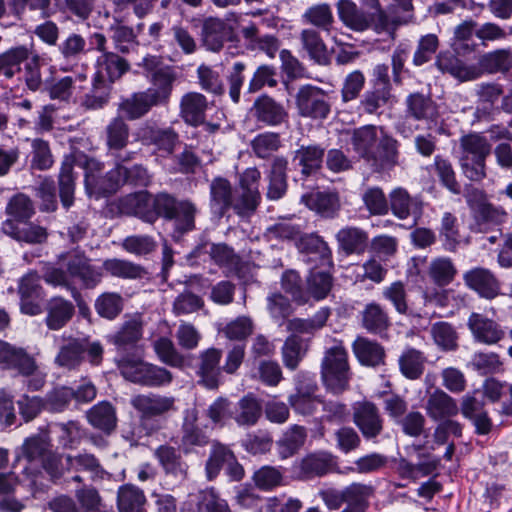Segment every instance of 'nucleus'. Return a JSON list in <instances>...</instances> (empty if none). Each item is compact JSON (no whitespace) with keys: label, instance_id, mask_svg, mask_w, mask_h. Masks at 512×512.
<instances>
[{"label":"nucleus","instance_id":"obj_19","mask_svg":"<svg viewBox=\"0 0 512 512\" xmlns=\"http://www.w3.org/2000/svg\"><path fill=\"white\" fill-rule=\"evenodd\" d=\"M154 455L167 476L174 478L177 482L187 479L188 465L175 447L160 445Z\"/></svg>","mask_w":512,"mask_h":512},{"label":"nucleus","instance_id":"obj_12","mask_svg":"<svg viewBox=\"0 0 512 512\" xmlns=\"http://www.w3.org/2000/svg\"><path fill=\"white\" fill-rule=\"evenodd\" d=\"M250 111L257 122L268 127L280 126L286 123L289 117L284 105L267 94L258 96Z\"/></svg>","mask_w":512,"mask_h":512},{"label":"nucleus","instance_id":"obj_25","mask_svg":"<svg viewBox=\"0 0 512 512\" xmlns=\"http://www.w3.org/2000/svg\"><path fill=\"white\" fill-rule=\"evenodd\" d=\"M75 307L72 302L54 296L47 301L45 323L50 330H60L73 318Z\"/></svg>","mask_w":512,"mask_h":512},{"label":"nucleus","instance_id":"obj_38","mask_svg":"<svg viewBox=\"0 0 512 512\" xmlns=\"http://www.w3.org/2000/svg\"><path fill=\"white\" fill-rule=\"evenodd\" d=\"M234 194L230 182L225 178H215L210 185V207L211 210L224 216L231 209Z\"/></svg>","mask_w":512,"mask_h":512},{"label":"nucleus","instance_id":"obj_49","mask_svg":"<svg viewBox=\"0 0 512 512\" xmlns=\"http://www.w3.org/2000/svg\"><path fill=\"white\" fill-rule=\"evenodd\" d=\"M308 350L304 340L298 335L288 336L281 348L282 361L289 370H296Z\"/></svg>","mask_w":512,"mask_h":512},{"label":"nucleus","instance_id":"obj_60","mask_svg":"<svg viewBox=\"0 0 512 512\" xmlns=\"http://www.w3.org/2000/svg\"><path fill=\"white\" fill-rule=\"evenodd\" d=\"M6 213L14 223H24L34 214V205L31 199L25 194L14 195L6 206Z\"/></svg>","mask_w":512,"mask_h":512},{"label":"nucleus","instance_id":"obj_8","mask_svg":"<svg viewBox=\"0 0 512 512\" xmlns=\"http://www.w3.org/2000/svg\"><path fill=\"white\" fill-rule=\"evenodd\" d=\"M474 94L477 106L474 121H491L497 112V103L504 96L503 85L497 82H482L475 86Z\"/></svg>","mask_w":512,"mask_h":512},{"label":"nucleus","instance_id":"obj_13","mask_svg":"<svg viewBox=\"0 0 512 512\" xmlns=\"http://www.w3.org/2000/svg\"><path fill=\"white\" fill-rule=\"evenodd\" d=\"M435 66L441 73L449 74L460 82L474 81L482 76L477 65L467 64L450 51L440 52L436 57Z\"/></svg>","mask_w":512,"mask_h":512},{"label":"nucleus","instance_id":"obj_5","mask_svg":"<svg viewBox=\"0 0 512 512\" xmlns=\"http://www.w3.org/2000/svg\"><path fill=\"white\" fill-rule=\"evenodd\" d=\"M70 278L77 279L81 286L93 289L101 283L103 278L102 267L92 264L85 252L73 250L59 255Z\"/></svg>","mask_w":512,"mask_h":512},{"label":"nucleus","instance_id":"obj_54","mask_svg":"<svg viewBox=\"0 0 512 512\" xmlns=\"http://www.w3.org/2000/svg\"><path fill=\"white\" fill-rule=\"evenodd\" d=\"M233 452L224 444L217 441L212 443L209 457L205 464V472L208 480L215 479L221 469L226 466L229 460H232Z\"/></svg>","mask_w":512,"mask_h":512},{"label":"nucleus","instance_id":"obj_6","mask_svg":"<svg viewBox=\"0 0 512 512\" xmlns=\"http://www.w3.org/2000/svg\"><path fill=\"white\" fill-rule=\"evenodd\" d=\"M295 102L300 116L314 120L327 118L331 110L328 95L321 88L310 84L298 89Z\"/></svg>","mask_w":512,"mask_h":512},{"label":"nucleus","instance_id":"obj_14","mask_svg":"<svg viewBox=\"0 0 512 512\" xmlns=\"http://www.w3.org/2000/svg\"><path fill=\"white\" fill-rule=\"evenodd\" d=\"M465 285L480 297L492 300L500 295V282L492 271L484 267H475L463 274Z\"/></svg>","mask_w":512,"mask_h":512},{"label":"nucleus","instance_id":"obj_64","mask_svg":"<svg viewBox=\"0 0 512 512\" xmlns=\"http://www.w3.org/2000/svg\"><path fill=\"white\" fill-rule=\"evenodd\" d=\"M82 512H109L99 491L93 486H83L75 491Z\"/></svg>","mask_w":512,"mask_h":512},{"label":"nucleus","instance_id":"obj_32","mask_svg":"<svg viewBox=\"0 0 512 512\" xmlns=\"http://www.w3.org/2000/svg\"><path fill=\"white\" fill-rule=\"evenodd\" d=\"M187 504L195 508L192 512H231L227 501L212 487L189 495Z\"/></svg>","mask_w":512,"mask_h":512},{"label":"nucleus","instance_id":"obj_33","mask_svg":"<svg viewBox=\"0 0 512 512\" xmlns=\"http://www.w3.org/2000/svg\"><path fill=\"white\" fill-rule=\"evenodd\" d=\"M2 231L18 240L31 244H40L46 241L48 233L46 228L32 223L20 226L13 220H5L2 224Z\"/></svg>","mask_w":512,"mask_h":512},{"label":"nucleus","instance_id":"obj_4","mask_svg":"<svg viewBox=\"0 0 512 512\" xmlns=\"http://www.w3.org/2000/svg\"><path fill=\"white\" fill-rule=\"evenodd\" d=\"M85 189L92 197L100 198L115 193L122 185L121 173L117 166L104 173L103 164L96 159H87L85 162Z\"/></svg>","mask_w":512,"mask_h":512},{"label":"nucleus","instance_id":"obj_36","mask_svg":"<svg viewBox=\"0 0 512 512\" xmlns=\"http://www.w3.org/2000/svg\"><path fill=\"white\" fill-rule=\"evenodd\" d=\"M32 53V46L18 45L0 54V77L10 79L22 70Z\"/></svg>","mask_w":512,"mask_h":512},{"label":"nucleus","instance_id":"obj_22","mask_svg":"<svg viewBox=\"0 0 512 512\" xmlns=\"http://www.w3.org/2000/svg\"><path fill=\"white\" fill-rule=\"evenodd\" d=\"M405 106L406 115L417 121L434 122L439 117L437 104L429 95L420 92L409 94L406 97Z\"/></svg>","mask_w":512,"mask_h":512},{"label":"nucleus","instance_id":"obj_62","mask_svg":"<svg viewBox=\"0 0 512 512\" xmlns=\"http://www.w3.org/2000/svg\"><path fill=\"white\" fill-rule=\"evenodd\" d=\"M123 297L116 292H104L95 301L97 314L108 320L115 319L123 310Z\"/></svg>","mask_w":512,"mask_h":512},{"label":"nucleus","instance_id":"obj_44","mask_svg":"<svg viewBox=\"0 0 512 512\" xmlns=\"http://www.w3.org/2000/svg\"><path fill=\"white\" fill-rule=\"evenodd\" d=\"M4 358L2 364H5L7 368L17 370L23 376H32L37 370L35 359L21 347L12 346L8 343Z\"/></svg>","mask_w":512,"mask_h":512},{"label":"nucleus","instance_id":"obj_20","mask_svg":"<svg viewBox=\"0 0 512 512\" xmlns=\"http://www.w3.org/2000/svg\"><path fill=\"white\" fill-rule=\"evenodd\" d=\"M145 321L141 313L126 314L119 330L111 336L118 348L132 347L142 339Z\"/></svg>","mask_w":512,"mask_h":512},{"label":"nucleus","instance_id":"obj_34","mask_svg":"<svg viewBox=\"0 0 512 512\" xmlns=\"http://www.w3.org/2000/svg\"><path fill=\"white\" fill-rule=\"evenodd\" d=\"M81 338L63 337V343L55 357V363L64 369H76L84 360V346Z\"/></svg>","mask_w":512,"mask_h":512},{"label":"nucleus","instance_id":"obj_59","mask_svg":"<svg viewBox=\"0 0 512 512\" xmlns=\"http://www.w3.org/2000/svg\"><path fill=\"white\" fill-rule=\"evenodd\" d=\"M466 201L469 207L483 220H494L500 214H505L489 203L486 194L480 189L474 188L468 192L466 195Z\"/></svg>","mask_w":512,"mask_h":512},{"label":"nucleus","instance_id":"obj_52","mask_svg":"<svg viewBox=\"0 0 512 512\" xmlns=\"http://www.w3.org/2000/svg\"><path fill=\"white\" fill-rule=\"evenodd\" d=\"M106 144L109 150L120 151L128 144L129 126L121 116L113 118L105 129Z\"/></svg>","mask_w":512,"mask_h":512},{"label":"nucleus","instance_id":"obj_35","mask_svg":"<svg viewBox=\"0 0 512 512\" xmlns=\"http://www.w3.org/2000/svg\"><path fill=\"white\" fill-rule=\"evenodd\" d=\"M307 439V430L301 425H291L276 442L277 452L282 460L288 459L299 452Z\"/></svg>","mask_w":512,"mask_h":512},{"label":"nucleus","instance_id":"obj_42","mask_svg":"<svg viewBox=\"0 0 512 512\" xmlns=\"http://www.w3.org/2000/svg\"><path fill=\"white\" fill-rule=\"evenodd\" d=\"M482 74L506 73L512 68V49L501 48L487 52L479 59L477 66Z\"/></svg>","mask_w":512,"mask_h":512},{"label":"nucleus","instance_id":"obj_63","mask_svg":"<svg viewBox=\"0 0 512 512\" xmlns=\"http://www.w3.org/2000/svg\"><path fill=\"white\" fill-rule=\"evenodd\" d=\"M207 253L216 265L229 270L238 268L241 262L240 256L226 243H211Z\"/></svg>","mask_w":512,"mask_h":512},{"label":"nucleus","instance_id":"obj_10","mask_svg":"<svg viewBox=\"0 0 512 512\" xmlns=\"http://www.w3.org/2000/svg\"><path fill=\"white\" fill-rule=\"evenodd\" d=\"M198 420L199 412L196 407L184 411L180 439V448L184 454H190L210 442L208 435L199 427Z\"/></svg>","mask_w":512,"mask_h":512},{"label":"nucleus","instance_id":"obj_58","mask_svg":"<svg viewBox=\"0 0 512 512\" xmlns=\"http://www.w3.org/2000/svg\"><path fill=\"white\" fill-rule=\"evenodd\" d=\"M85 80L86 75L82 73H78L75 76H65L60 78L49 86V97L52 100L68 103L73 98L76 89V82H84Z\"/></svg>","mask_w":512,"mask_h":512},{"label":"nucleus","instance_id":"obj_51","mask_svg":"<svg viewBox=\"0 0 512 512\" xmlns=\"http://www.w3.org/2000/svg\"><path fill=\"white\" fill-rule=\"evenodd\" d=\"M303 48L318 64L326 65L329 62L327 47L320 34L314 29H304L300 34Z\"/></svg>","mask_w":512,"mask_h":512},{"label":"nucleus","instance_id":"obj_30","mask_svg":"<svg viewBox=\"0 0 512 512\" xmlns=\"http://www.w3.org/2000/svg\"><path fill=\"white\" fill-rule=\"evenodd\" d=\"M301 202L310 210L315 211L325 218H334L340 209L338 194L334 192H313L305 194L301 197Z\"/></svg>","mask_w":512,"mask_h":512},{"label":"nucleus","instance_id":"obj_48","mask_svg":"<svg viewBox=\"0 0 512 512\" xmlns=\"http://www.w3.org/2000/svg\"><path fill=\"white\" fill-rule=\"evenodd\" d=\"M334 460L331 453L315 452L308 454L301 461V471L308 477L323 476L332 471Z\"/></svg>","mask_w":512,"mask_h":512},{"label":"nucleus","instance_id":"obj_47","mask_svg":"<svg viewBox=\"0 0 512 512\" xmlns=\"http://www.w3.org/2000/svg\"><path fill=\"white\" fill-rule=\"evenodd\" d=\"M344 503L348 509L365 512L369 506L368 499L373 495L374 488L371 485L352 483L343 489Z\"/></svg>","mask_w":512,"mask_h":512},{"label":"nucleus","instance_id":"obj_21","mask_svg":"<svg viewBox=\"0 0 512 512\" xmlns=\"http://www.w3.org/2000/svg\"><path fill=\"white\" fill-rule=\"evenodd\" d=\"M155 106L159 104L144 90L123 98L118 104V112L121 117L134 121L147 115Z\"/></svg>","mask_w":512,"mask_h":512},{"label":"nucleus","instance_id":"obj_37","mask_svg":"<svg viewBox=\"0 0 512 512\" xmlns=\"http://www.w3.org/2000/svg\"><path fill=\"white\" fill-rule=\"evenodd\" d=\"M175 81L176 74L173 70L170 68L158 69L151 76L153 87L146 91L159 105H166L170 100Z\"/></svg>","mask_w":512,"mask_h":512},{"label":"nucleus","instance_id":"obj_29","mask_svg":"<svg viewBox=\"0 0 512 512\" xmlns=\"http://www.w3.org/2000/svg\"><path fill=\"white\" fill-rule=\"evenodd\" d=\"M88 423L95 429L111 434L117 426L115 407L108 401H102L92 406L86 412Z\"/></svg>","mask_w":512,"mask_h":512},{"label":"nucleus","instance_id":"obj_24","mask_svg":"<svg viewBox=\"0 0 512 512\" xmlns=\"http://www.w3.org/2000/svg\"><path fill=\"white\" fill-rule=\"evenodd\" d=\"M222 357V351L217 348H209L200 353V365L198 374L200 382L208 389H217L221 368L219 363Z\"/></svg>","mask_w":512,"mask_h":512},{"label":"nucleus","instance_id":"obj_15","mask_svg":"<svg viewBox=\"0 0 512 512\" xmlns=\"http://www.w3.org/2000/svg\"><path fill=\"white\" fill-rule=\"evenodd\" d=\"M130 68V63L124 57L110 51L100 54L97 57L94 78L109 83L110 86H112V84L120 80Z\"/></svg>","mask_w":512,"mask_h":512},{"label":"nucleus","instance_id":"obj_50","mask_svg":"<svg viewBox=\"0 0 512 512\" xmlns=\"http://www.w3.org/2000/svg\"><path fill=\"white\" fill-rule=\"evenodd\" d=\"M461 157L477 160H486L491 152V145L487 138L479 133H470L460 138Z\"/></svg>","mask_w":512,"mask_h":512},{"label":"nucleus","instance_id":"obj_28","mask_svg":"<svg viewBox=\"0 0 512 512\" xmlns=\"http://www.w3.org/2000/svg\"><path fill=\"white\" fill-rule=\"evenodd\" d=\"M339 248L346 255L363 254L368 247V233L355 226H346L336 234Z\"/></svg>","mask_w":512,"mask_h":512},{"label":"nucleus","instance_id":"obj_26","mask_svg":"<svg viewBox=\"0 0 512 512\" xmlns=\"http://www.w3.org/2000/svg\"><path fill=\"white\" fill-rule=\"evenodd\" d=\"M352 351L363 366L378 367L385 363V349L378 342L358 336L352 343Z\"/></svg>","mask_w":512,"mask_h":512},{"label":"nucleus","instance_id":"obj_57","mask_svg":"<svg viewBox=\"0 0 512 512\" xmlns=\"http://www.w3.org/2000/svg\"><path fill=\"white\" fill-rule=\"evenodd\" d=\"M317 390L315 382H310L303 388L299 386L297 393L289 397V402L292 408L299 414L310 415L316 409V402L318 401L314 397V393Z\"/></svg>","mask_w":512,"mask_h":512},{"label":"nucleus","instance_id":"obj_45","mask_svg":"<svg viewBox=\"0 0 512 512\" xmlns=\"http://www.w3.org/2000/svg\"><path fill=\"white\" fill-rule=\"evenodd\" d=\"M102 270L113 277L130 280L141 279L147 274L143 266L118 258L106 259L103 262Z\"/></svg>","mask_w":512,"mask_h":512},{"label":"nucleus","instance_id":"obj_2","mask_svg":"<svg viewBox=\"0 0 512 512\" xmlns=\"http://www.w3.org/2000/svg\"><path fill=\"white\" fill-rule=\"evenodd\" d=\"M321 379L326 389L336 395L349 388L351 371L348 352L342 341L335 340V345L324 352L321 361Z\"/></svg>","mask_w":512,"mask_h":512},{"label":"nucleus","instance_id":"obj_39","mask_svg":"<svg viewBox=\"0 0 512 512\" xmlns=\"http://www.w3.org/2000/svg\"><path fill=\"white\" fill-rule=\"evenodd\" d=\"M361 324L369 333L382 335L391 325L387 311L378 303H368L361 312Z\"/></svg>","mask_w":512,"mask_h":512},{"label":"nucleus","instance_id":"obj_46","mask_svg":"<svg viewBox=\"0 0 512 512\" xmlns=\"http://www.w3.org/2000/svg\"><path fill=\"white\" fill-rule=\"evenodd\" d=\"M66 463L68 469L90 473L93 481L103 480L108 475L99 460L90 453H80L75 456L68 455Z\"/></svg>","mask_w":512,"mask_h":512},{"label":"nucleus","instance_id":"obj_16","mask_svg":"<svg viewBox=\"0 0 512 512\" xmlns=\"http://www.w3.org/2000/svg\"><path fill=\"white\" fill-rule=\"evenodd\" d=\"M336 9L339 20L354 32H364L373 23L372 15L365 12L352 0H338Z\"/></svg>","mask_w":512,"mask_h":512},{"label":"nucleus","instance_id":"obj_40","mask_svg":"<svg viewBox=\"0 0 512 512\" xmlns=\"http://www.w3.org/2000/svg\"><path fill=\"white\" fill-rule=\"evenodd\" d=\"M324 149L318 145L301 146L294 152L293 163L301 168V174L308 177L322 166Z\"/></svg>","mask_w":512,"mask_h":512},{"label":"nucleus","instance_id":"obj_43","mask_svg":"<svg viewBox=\"0 0 512 512\" xmlns=\"http://www.w3.org/2000/svg\"><path fill=\"white\" fill-rule=\"evenodd\" d=\"M146 497L140 488L133 484H124L117 491L119 512H146Z\"/></svg>","mask_w":512,"mask_h":512},{"label":"nucleus","instance_id":"obj_7","mask_svg":"<svg viewBox=\"0 0 512 512\" xmlns=\"http://www.w3.org/2000/svg\"><path fill=\"white\" fill-rule=\"evenodd\" d=\"M353 422L368 441L377 439L384 429V420L379 408L367 400L354 403Z\"/></svg>","mask_w":512,"mask_h":512},{"label":"nucleus","instance_id":"obj_9","mask_svg":"<svg viewBox=\"0 0 512 512\" xmlns=\"http://www.w3.org/2000/svg\"><path fill=\"white\" fill-rule=\"evenodd\" d=\"M389 208L392 214L400 220H410L415 226L423 214V203L420 198L412 197L402 187L394 188L389 193Z\"/></svg>","mask_w":512,"mask_h":512},{"label":"nucleus","instance_id":"obj_3","mask_svg":"<svg viewBox=\"0 0 512 512\" xmlns=\"http://www.w3.org/2000/svg\"><path fill=\"white\" fill-rule=\"evenodd\" d=\"M175 398L157 393L138 394L130 403L139 414L140 425L148 433L157 431L161 425L158 419L176 410Z\"/></svg>","mask_w":512,"mask_h":512},{"label":"nucleus","instance_id":"obj_61","mask_svg":"<svg viewBox=\"0 0 512 512\" xmlns=\"http://www.w3.org/2000/svg\"><path fill=\"white\" fill-rule=\"evenodd\" d=\"M261 414L260 402L252 394H248L239 400L238 413L234 419L241 426H251L257 423Z\"/></svg>","mask_w":512,"mask_h":512},{"label":"nucleus","instance_id":"obj_31","mask_svg":"<svg viewBox=\"0 0 512 512\" xmlns=\"http://www.w3.org/2000/svg\"><path fill=\"white\" fill-rule=\"evenodd\" d=\"M288 161L283 156L273 158L268 174V187L266 197L269 200L281 199L287 191Z\"/></svg>","mask_w":512,"mask_h":512},{"label":"nucleus","instance_id":"obj_53","mask_svg":"<svg viewBox=\"0 0 512 512\" xmlns=\"http://www.w3.org/2000/svg\"><path fill=\"white\" fill-rule=\"evenodd\" d=\"M160 361L168 366L183 369L187 365L186 357L177 350L172 340L160 337L153 344Z\"/></svg>","mask_w":512,"mask_h":512},{"label":"nucleus","instance_id":"obj_23","mask_svg":"<svg viewBox=\"0 0 512 512\" xmlns=\"http://www.w3.org/2000/svg\"><path fill=\"white\" fill-rule=\"evenodd\" d=\"M120 209L127 215L137 216L145 222L154 223L156 214L152 211V195L147 191L129 194L120 200Z\"/></svg>","mask_w":512,"mask_h":512},{"label":"nucleus","instance_id":"obj_55","mask_svg":"<svg viewBox=\"0 0 512 512\" xmlns=\"http://www.w3.org/2000/svg\"><path fill=\"white\" fill-rule=\"evenodd\" d=\"M112 86L109 83L93 78L91 90L85 94L81 106L86 110H99L104 108L111 96Z\"/></svg>","mask_w":512,"mask_h":512},{"label":"nucleus","instance_id":"obj_17","mask_svg":"<svg viewBox=\"0 0 512 512\" xmlns=\"http://www.w3.org/2000/svg\"><path fill=\"white\" fill-rule=\"evenodd\" d=\"M179 108L181 119L187 125L197 127L204 124L208 100L199 92H187L181 97Z\"/></svg>","mask_w":512,"mask_h":512},{"label":"nucleus","instance_id":"obj_56","mask_svg":"<svg viewBox=\"0 0 512 512\" xmlns=\"http://www.w3.org/2000/svg\"><path fill=\"white\" fill-rule=\"evenodd\" d=\"M457 274L452 260L447 257L433 259L428 268V275L437 286L450 284Z\"/></svg>","mask_w":512,"mask_h":512},{"label":"nucleus","instance_id":"obj_27","mask_svg":"<svg viewBox=\"0 0 512 512\" xmlns=\"http://www.w3.org/2000/svg\"><path fill=\"white\" fill-rule=\"evenodd\" d=\"M231 33V28L222 19L210 17L203 23L202 41L208 50L218 52L230 38Z\"/></svg>","mask_w":512,"mask_h":512},{"label":"nucleus","instance_id":"obj_18","mask_svg":"<svg viewBox=\"0 0 512 512\" xmlns=\"http://www.w3.org/2000/svg\"><path fill=\"white\" fill-rule=\"evenodd\" d=\"M425 411L433 421H442L456 416L459 412L457 401L440 388L427 397Z\"/></svg>","mask_w":512,"mask_h":512},{"label":"nucleus","instance_id":"obj_11","mask_svg":"<svg viewBox=\"0 0 512 512\" xmlns=\"http://www.w3.org/2000/svg\"><path fill=\"white\" fill-rule=\"evenodd\" d=\"M467 326L474 341L485 345H495L506 335L504 328L497 321L477 312L469 315Z\"/></svg>","mask_w":512,"mask_h":512},{"label":"nucleus","instance_id":"obj_41","mask_svg":"<svg viewBox=\"0 0 512 512\" xmlns=\"http://www.w3.org/2000/svg\"><path fill=\"white\" fill-rule=\"evenodd\" d=\"M74 157L65 156L58 175L59 196L64 208H70L74 203L75 176Z\"/></svg>","mask_w":512,"mask_h":512},{"label":"nucleus","instance_id":"obj_1","mask_svg":"<svg viewBox=\"0 0 512 512\" xmlns=\"http://www.w3.org/2000/svg\"><path fill=\"white\" fill-rule=\"evenodd\" d=\"M348 133L353 150L377 170L391 169L397 164L398 142L384 128L364 125Z\"/></svg>","mask_w":512,"mask_h":512}]
</instances>
